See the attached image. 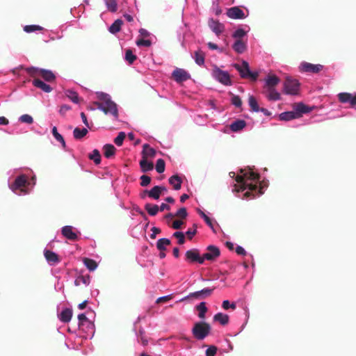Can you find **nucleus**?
Returning a JSON list of instances; mask_svg holds the SVG:
<instances>
[{
	"label": "nucleus",
	"instance_id": "obj_3",
	"mask_svg": "<svg viewBox=\"0 0 356 356\" xmlns=\"http://www.w3.org/2000/svg\"><path fill=\"white\" fill-rule=\"evenodd\" d=\"M96 95L99 102H95V104L97 105V108L105 115H111L115 120H118L119 117L118 106L112 100L111 95L103 92H97Z\"/></svg>",
	"mask_w": 356,
	"mask_h": 356
},
{
	"label": "nucleus",
	"instance_id": "obj_25",
	"mask_svg": "<svg viewBox=\"0 0 356 356\" xmlns=\"http://www.w3.org/2000/svg\"><path fill=\"white\" fill-rule=\"evenodd\" d=\"M156 151L153 147H151L149 145L145 143L143 145L142 156L143 158L148 159H152L156 156Z\"/></svg>",
	"mask_w": 356,
	"mask_h": 356
},
{
	"label": "nucleus",
	"instance_id": "obj_24",
	"mask_svg": "<svg viewBox=\"0 0 356 356\" xmlns=\"http://www.w3.org/2000/svg\"><path fill=\"white\" fill-rule=\"evenodd\" d=\"M78 320H79V327L81 330H84V326L85 325H89V327L92 330L95 327L94 323L89 321L88 318L86 317V314H80L78 316Z\"/></svg>",
	"mask_w": 356,
	"mask_h": 356
},
{
	"label": "nucleus",
	"instance_id": "obj_39",
	"mask_svg": "<svg viewBox=\"0 0 356 356\" xmlns=\"http://www.w3.org/2000/svg\"><path fill=\"white\" fill-rule=\"evenodd\" d=\"M140 166L143 172H147L153 169V163L144 158L140 161Z\"/></svg>",
	"mask_w": 356,
	"mask_h": 356
},
{
	"label": "nucleus",
	"instance_id": "obj_58",
	"mask_svg": "<svg viewBox=\"0 0 356 356\" xmlns=\"http://www.w3.org/2000/svg\"><path fill=\"white\" fill-rule=\"evenodd\" d=\"M140 185L142 186H147L151 182V177L147 175H143L140 177Z\"/></svg>",
	"mask_w": 356,
	"mask_h": 356
},
{
	"label": "nucleus",
	"instance_id": "obj_45",
	"mask_svg": "<svg viewBox=\"0 0 356 356\" xmlns=\"http://www.w3.org/2000/svg\"><path fill=\"white\" fill-rule=\"evenodd\" d=\"M18 121L21 123L31 124L33 123V118L29 114H23L19 117Z\"/></svg>",
	"mask_w": 356,
	"mask_h": 356
},
{
	"label": "nucleus",
	"instance_id": "obj_30",
	"mask_svg": "<svg viewBox=\"0 0 356 356\" xmlns=\"http://www.w3.org/2000/svg\"><path fill=\"white\" fill-rule=\"evenodd\" d=\"M213 320L219 322L222 325H225L229 322V316L219 312L214 315Z\"/></svg>",
	"mask_w": 356,
	"mask_h": 356
},
{
	"label": "nucleus",
	"instance_id": "obj_14",
	"mask_svg": "<svg viewBox=\"0 0 356 356\" xmlns=\"http://www.w3.org/2000/svg\"><path fill=\"white\" fill-rule=\"evenodd\" d=\"M227 15L228 17L234 19H243L246 17L244 12L237 6L229 8L227 11Z\"/></svg>",
	"mask_w": 356,
	"mask_h": 356
},
{
	"label": "nucleus",
	"instance_id": "obj_2",
	"mask_svg": "<svg viewBox=\"0 0 356 356\" xmlns=\"http://www.w3.org/2000/svg\"><path fill=\"white\" fill-rule=\"evenodd\" d=\"M36 184V177L33 175L31 178L26 174H19L13 183L9 184L10 189L17 195L29 194Z\"/></svg>",
	"mask_w": 356,
	"mask_h": 356
},
{
	"label": "nucleus",
	"instance_id": "obj_38",
	"mask_svg": "<svg viewBox=\"0 0 356 356\" xmlns=\"http://www.w3.org/2000/svg\"><path fill=\"white\" fill-rule=\"evenodd\" d=\"M106 8L111 13H115L118 10L117 0H104Z\"/></svg>",
	"mask_w": 356,
	"mask_h": 356
},
{
	"label": "nucleus",
	"instance_id": "obj_16",
	"mask_svg": "<svg viewBox=\"0 0 356 356\" xmlns=\"http://www.w3.org/2000/svg\"><path fill=\"white\" fill-rule=\"evenodd\" d=\"M250 31V28L248 25H243L238 28H237L233 33H232V38L235 39V40H243V38H245L248 32Z\"/></svg>",
	"mask_w": 356,
	"mask_h": 356
},
{
	"label": "nucleus",
	"instance_id": "obj_48",
	"mask_svg": "<svg viewBox=\"0 0 356 356\" xmlns=\"http://www.w3.org/2000/svg\"><path fill=\"white\" fill-rule=\"evenodd\" d=\"M90 159L92 160L95 164H99L101 162V156L100 153L97 149H94L90 154H89Z\"/></svg>",
	"mask_w": 356,
	"mask_h": 356
},
{
	"label": "nucleus",
	"instance_id": "obj_40",
	"mask_svg": "<svg viewBox=\"0 0 356 356\" xmlns=\"http://www.w3.org/2000/svg\"><path fill=\"white\" fill-rule=\"evenodd\" d=\"M51 132H52V134H53L54 137L55 138V139L57 141H58L59 143H60V144L63 148H65V147H66L65 141L63 136L58 132L56 127H53Z\"/></svg>",
	"mask_w": 356,
	"mask_h": 356
},
{
	"label": "nucleus",
	"instance_id": "obj_23",
	"mask_svg": "<svg viewBox=\"0 0 356 356\" xmlns=\"http://www.w3.org/2000/svg\"><path fill=\"white\" fill-rule=\"evenodd\" d=\"M33 85L39 89H40L42 91L49 93L51 92L53 90L52 87H51L49 84H47L44 81H42L40 79H35L33 80Z\"/></svg>",
	"mask_w": 356,
	"mask_h": 356
},
{
	"label": "nucleus",
	"instance_id": "obj_34",
	"mask_svg": "<svg viewBox=\"0 0 356 356\" xmlns=\"http://www.w3.org/2000/svg\"><path fill=\"white\" fill-rule=\"evenodd\" d=\"M197 65L202 66L204 64V54L201 51H196L193 56Z\"/></svg>",
	"mask_w": 356,
	"mask_h": 356
},
{
	"label": "nucleus",
	"instance_id": "obj_44",
	"mask_svg": "<svg viewBox=\"0 0 356 356\" xmlns=\"http://www.w3.org/2000/svg\"><path fill=\"white\" fill-rule=\"evenodd\" d=\"M197 310L198 311V316L199 318L204 319L205 318V314L207 312V307H206V304L204 302H200L197 306Z\"/></svg>",
	"mask_w": 356,
	"mask_h": 356
},
{
	"label": "nucleus",
	"instance_id": "obj_31",
	"mask_svg": "<svg viewBox=\"0 0 356 356\" xmlns=\"http://www.w3.org/2000/svg\"><path fill=\"white\" fill-rule=\"evenodd\" d=\"M88 128H79L76 127L73 131V136L75 139L80 140L83 138L88 134Z\"/></svg>",
	"mask_w": 356,
	"mask_h": 356
},
{
	"label": "nucleus",
	"instance_id": "obj_15",
	"mask_svg": "<svg viewBox=\"0 0 356 356\" xmlns=\"http://www.w3.org/2000/svg\"><path fill=\"white\" fill-rule=\"evenodd\" d=\"M186 259L190 262H197L198 264H203L202 256L201 257L197 249L188 250L186 252Z\"/></svg>",
	"mask_w": 356,
	"mask_h": 356
},
{
	"label": "nucleus",
	"instance_id": "obj_60",
	"mask_svg": "<svg viewBox=\"0 0 356 356\" xmlns=\"http://www.w3.org/2000/svg\"><path fill=\"white\" fill-rule=\"evenodd\" d=\"M197 232V226L196 225H193V229H189L186 232V234L188 236L190 239H191L196 234Z\"/></svg>",
	"mask_w": 356,
	"mask_h": 356
},
{
	"label": "nucleus",
	"instance_id": "obj_33",
	"mask_svg": "<svg viewBox=\"0 0 356 356\" xmlns=\"http://www.w3.org/2000/svg\"><path fill=\"white\" fill-rule=\"evenodd\" d=\"M83 262L90 271H94L98 266L97 263L92 259L83 258Z\"/></svg>",
	"mask_w": 356,
	"mask_h": 356
},
{
	"label": "nucleus",
	"instance_id": "obj_11",
	"mask_svg": "<svg viewBox=\"0 0 356 356\" xmlns=\"http://www.w3.org/2000/svg\"><path fill=\"white\" fill-rule=\"evenodd\" d=\"M172 77L177 83H182L191 79L190 74L181 68H176L172 73Z\"/></svg>",
	"mask_w": 356,
	"mask_h": 356
},
{
	"label": "nucleus",
	"instance_id": "obj_27",
	"mask_svg": "<svg viewBox=\"0 0 356 356\" xmlns=\"http://www.w3.org/2000/svg\"><path fill=\"white\" fill-rule=\"evenodd\" d=\"M312 111L310 108L305 105L303 103H298L294 107V112L298 115V118L304 113H308Z\"/></svg>",
	"mask_w": 356,
	"mask_h": 356
},
{
	"label": "nucleus",
	"instance_id": "obj_55",
	"mask_svg": "<svg viewBox=\"0 0 356 356\" xmlns=\"http://www.w3.org/2000/svg\"><path fill=\"white\" fill-rule=\"evenodd\" d=\"M231 102L237 108H241L242 106V101L238 95H233L231 99Z\"/></svg>",
	"mask_w": 356,
	"mask_h": 356
},
{
	"label": "nucleus",
	"instance_id": "obj_43",
	"mask_svg": "<svg viewBox=\"0 0 356 356\" xmlns=\"http://www.w3.org/2000/svg\"><path fill=\"white\" fill-rule=\"evenodd\" d=\"M248 104L251 110L254 112H259V107L258 106L257 99L253 95H250L248 98Z\"/></svg>",
	"mask_w": 356,
	"mask_h": 356
},
{
	"label": "nucleus",
	"instance_id": "obj_19",
	"mask_svg": "<svg viewBox=\"0 0 356 356\" xmlns=\"http://www.w3.org/2000/svg\"><path fill=\"white\" fill-rule=\"evenodd\" d=\"M44 255L50 266H54L60 261L58 254L51 250H45L44 251Z\"/></svg>",
	"mask_w": 356,
	"mask_h": 356
},
{
	"label": "nucleus",
	"instance_id": "obj_6",
	"mask_svg": "<svg viewBox=\"0 0 356 356\" xmlns=\"http://www.w3.org/2000/svg\"><path fill=\"white\" fill-rule=\"evenodd\" d=\"M212 77L224 86H231L232 82L229 74L215 65L211 72Z\"/></svg>",
	"mask_w": 356,
	"mask_h": 356
},
{
	"label": "nucleus",
	"instance_id": "obj_20",
	"mask_svg": "<svg viewBox=\"0 0 356 356\" xmlns=\"http://www.w3.org/2000/svg\"><path fill=\"white\" fill-rule=\"evenodd\" d=\"M233 50L237 54H241L247 49V40H235L232 44Z\"/></svg>",
	"mask_w": 356,
	"mask_h": 356
},
{
	"label": "nucleus",
	"instance_id": "obj_12",
	"mask_svg": "<svg viewBox=\"0 0 356 356\" xmlns=\"http://www.w3.org/2000/svg\"><path fill=\"white\" fill-rule=\"evenodd\" d=\"M220 252L218 247L215 245H209L207 252L202 255L203 262L205 260L213 261L220 256Z\"/></svg>",
	"mask_w": 356,
	"mask_h": 356
},
{
	"label": "nucleus",
	"instance_id": "obj_8",
	"mask_svg": "<svg viewBox=\"0 0 356 356\" xmlns=\"http://www.w3.org/2000/svg\"><path fill=\"white\" fill-rule=\"evenodd\" d=\"M27 72L31 75H34L37 72H39L41 76L47 82H51L55 80V75L51 71L48 70L38 68L35 67H31L27 68Z\"/></svg>",
	"mask_w": 356,
	"mask_h": 356
},
{
	"label": "nucleus",
	"instance_id": "obj_54",
	"mask_svg": "<svg viewBox=\"0 0 356 356\" xmlns=\"http://www.w3.org/2000/svg\"><path fill=\"white\" fill-rule=\"evenodd\" d=\"M214 289L215 288H213V289L204 288L200 291H196V293H200L202 298H205V297L209 296L211 294L212 291L214 290Z\"/></svg>",
	"mask_w": 356,
	"mask_h": 356
},
{
	"label": "nucleus",
	"instance_id": "obj_64",
	"mask_svg": "<svg viewBox=\"0 0 356 356\" xmlns=\"http://www.w3.org/2000/svg\"><path fill=\"white\" fill-rule=\"evenodd\" d=\"M183 223V221L176 220L172 222V227L175 229H180Z\"/></svg>",
	"mask_w": 356,
	"mask_h": 356
},
{
	"label": "nucleus",
	"instance_id": "obj_61",
	"mask_svg": "<svg viewBox=\"0 0 356 356\" xmlns=\"http://www.w3.org/2000/svg\"><path fill=\"white\" fill-rule=\"evenodd\" d=\"M139 34L140 36L142 37H144V38H147V37H150L151 36V33L146 29H140L139 31Z\"/></svg>",
	"mask_w": 356,
	"mask_h": 356
},
{
	"label": "nucleus",
	"instance_id": "obj_57",
	"mask_svg": "<svg viewBox=\"0 0 356 356\" xmlns=\"http://www.w3.org/2000/svg\"><path fill=\"white\" fill-rule=\"evenodd\" d=\"M222 307L224 309L227 310L230 308L235 309L236 306L235 303H230L229 300H225L222 302Z\"/></svg>",
	"mask_w": 356,
	"mask_h": 356
},
{
	"label": "nucleus",
	"instance_id": "obj_29",
	"mask_svg": "<svg viewBox=\"0 0 356 356\" xmlns=\"http://www.w3.org/2000/svg\"><path fill=\"white\" fill-rule=\"evenodd\" d=\"M169 183L175 190L178 191L181 188L182 179L177 175H175L169 178Z\"/></svg>",
	"mask_w": 356,
	"mask_h": 356
},
{
	"label": "nucleus",
	"instance_id": "obj_18",
	"mask_svg": "<svg viewBox=\"0 0 356 356\" xmlns=\"http://www.w3.org/2000/svg\"><path fill=\"white\" fill-rule=\"evenodd\" d=\"M280 82V79L276 75H268L264 79V89L275 88Z\"/></svg>",
	"mask_w": 356,
	"mask_h": 356
},
{
	"label": "nucleus",
	"instance_id": "obj_28",
	"mask_svg": "<svg viewBox=\"0 0 356 356\" xmlns=\"http://www.w3.org/2000/svg\"><path fill=\"white\" fill-rule=\"evenodd\" d=\"M279 118L282 121H289L298 118V115L294 111H285L279 115Z\"/></svg>",
	"mask_w": 356,
	"mask_h": 356
},
{
	"label": "nucleus",
	"instance_id": "obj_50",
	"mask_svg": "<svg viewBox=\"0 0 356 356\" xmlns=\"http://www.w3.org/2000/svg\"><path fill=\"white\" fill-rule=\"evenodd\" d=\"M136 44L138 47H149L152 44V38L150 39H138L136 42Z\"/></svg>",
	"mask_w": 356,
	"mask_h": 356
},
{
	"label": "nucleus",
	"instance_id": "obj_63",
	"mask_svg": "<svg viewBox=\"0 0 356 356\" xmlns=\"http://www.w3.org/2000/svg\"><path fill=\"white\" fill-rule=\"evenodd\" d=\"M81 118L83 123L86 127V128L90 129V127L89 122L88 121L87 117H86V114L83 112L81 113Z\"/></svg>",
	"mask_w": 356,
	"mask_h": 356
},
{
	"label": "nucleus",
	"instance_id": "obj_46",
	"mask_svg": "<svg viewBox=\"0 0 356 356\" xmlns=\"http://www.w3.org/2000/svg\"><path fill=\"white\" fill-rule=\"evenodd\" d=\"M66 96L74 103H79V95L77 92L72 90H67L65 91Z\"/></svg>",
	"mask_w": 356,
	"mask_h": 356
},
{
	"label": "nucleus",
	"instance_id": "obj_7",
	"mask_svg": "<svg viewBox=\"0 0 356 356\" xmlns=\"http://www.w3.org/2000/svg\"><path fill=\"white\" fill-rule=\"evenodd\" d=\"M300 90V83L298 80L291 77H286L283 84V91L286 95H296Z\"/></svg>",
	"mask_w": 356,
	"mask_h": 356
},
{
	"label": "nucleus",
	"instance_id": "obj_1",
	"mask_svg": "<svg viewBox=\"0 0 356 356\" xmlns=\"http://www.w3.org/2000/svg\"><path fill=\"white\" fill-rule=\"evenodd\" d=\"M229 175L232 178L235 177L236 183L232 191L242 199L250 200L259 197L268 186V181L261 179L254 167L241 169L237 175L234 172H230Z\"/></svg>",
	"mask_w": 356,
	"mask_h": 356
},
{
	"label": "nucleus",
	"instance_id": "obj_17",
	"mask_svg": "<svg viewBox=\"0 0 356 356\" xmlns=\"http://www.w3.org/2000/svg\"><path fill=\"white\" fill-rule=\"evenodd\" d=\"M61 233L63 236L71 241H75L78 238L77 234L74 231L73 227L70 225L63 227L61 229Z\"/></svg>",
	"mask_w": 356,
	"mask_h": 356
},
{
	"label": "nucleus",
	"instance_id": "obj_32",
	"mask_svg": "<svg viewBox=\"0 0 356 356\" xmlns=\"http://www.w3.org/2000/svg\"><path fill=\"white\" fill-rule=\"evenodd\" d=\"M159 189H160V186H155L151 190L146 191V193H147V196L154 200L159 199V197L161 195L160 193Z\"/></svg>",
	"mask_w": 356,
	"mask_h": 356
},
{
	"label": "nucleus",
	"instance_id": "obj_52",
	"mask_svg": "<svg viewBox=\"0 0 356 356\" xmlns=\"http://www.w3.org/2000/svg\"><path fill=\"white\" fill-rule=\"evenodd\" d=\"M156 170L158 173H162L165 170V162L162 159H159L156 161Z\"/></svg>",
	"mask_w": 356,
	"mask_h": 356
},
{
	"label": "nucleus",
	"instance_id": "obj_56",
	"mask_svg": "<svg viewBox=\"0 0 356 356\" xmlns=\"http://www.w3.org/2000/svg\"><path fill=\"white\" fill-rule=\"evenodd\" d=\"M188 216V213L185 207H181L177 210L175 213V216L179 217L181 218H186Z\"/></svg>",
	"mask_w": 356,
	"mask_h": 356
},
{
	"label": "nucleus",
	"instance_id": "obj_9",
	"mask_svg": "<svg viewBox=\"0 0 356 356\" xmlns=\"http://www.w3.org/2000/svg\"><path fill=\"white\" fill-rule=\"evenodd\" d=\"M323 69V65L321 64H312L307 62H302L299 66L300 72L318 73Z\"/></svg>",
	"mask_w": 356,
	"mask_h": 356
},
{
	"label": "nucleus",
	"instance_id": "obj_51",
	"mask_svg": "<svg viewBox=\"0 0 356 356\" xmlns=\"http://www.w3.org/2000/svg\"><path fill=\"white\" fill-rule=\"evenodd\" d=\"M172 236L177 239V243L182 245L185 242V234L182 232H175L173 233Z\"/></svg>",
	"mask_w": 356,
	"mask_h": 356
},
{
	"label": "nucleus",
	"instance_id": "obj_10",
	"mask_svg": "<svg viewBox=\"0 0 356 356\" xmlns=\"http://www.w3.org/2000/svg\"><path fill=\"white\" fill-rule=\"evenodd\" d=\"M337 97L341 103L349 104L351 107L356 106V92H340L337 95Z\"/></svg>",
	"mask_w": 356,
	"mask_h": 356
},
{
	"label": "nucleus",
	"instance_id": "obj_5",
	"mask_svg": "<svg viewBox=\"0 0 356 356\" xmlns=\"http://www.w3.org/2000/svg\"><path fill=\"white\" fill-rule=\"evenodd\" d=\"M211 331L210 325L205 322H197L195 323L192 333L195 339L197 340H202L205 339Z\"/></svg>",
	"mask_w": 356,
	"mask_h": 356
},
{
	"label": "nucleus",
	"instance_id": "obj_62",
	"mask_svg": "<svg viewBox=\"0 0 356 356\" xmlns=\"http://www.w3.org/2000/svg\"><path fill=\"white\" fill-rule=\"evenodd\" d=\"M235 250L236 252L239 255L245 256L247 254L245 250L242 246L240 245H237Z\"/></svg>",
	"mask_w": 356,
	"mask_h": 356
},
{
	"label": "nucleus",
	"instance_id": "obj_4",
	"mask_svg": "<svg viewBox=\"0 0 356 356\" xmlns=\"http://www.w3.org/2000/svg\"><path fill=\"white\" fill-rule=\"evenodd\" d=\"M233 67L239 72L242 78L249 79L252 81L257 80L259 72L258 71H251L247 61L243 60L241 63H234Z\"/></svg>",
	"mask_w": 356,
	"mask_h": 356
},
{
	"label": "nucleus",
	"instance_id": "obj_59",
	"mask_svg": "<svg viewBox=\"0 0 356 356\" xmlns=\"http://www.w3.org/2000/svg\"><path fill=\"white\" fill-rule=\"evenodd\" d=\"M217 348L215 346H210L206 350V356H215Z\"/></svg>",
	"mask_w": 356,
	"mask_h": 356
},
{
	"label": "nucleus",
	"instance_id": "obj_13",
	"mask_svg": "<svg viewBox=\"0 0 356 356\" xmlns=\"http://www.w3.org/2000/svg\"><path fill=\"white\" fill-rule=\"evenodd\" d=\"M208 26L209 29L217 35L219 36L225 31V25L218 20L213 18H209L208 20Z\"/></svg>",
	"mask_w": 356,
	"mask_h": 356
},
{
	"label": "nucleus",
	"instance_id": "obj_41",
	"mask_svg": "<svg viewBox=\"0 0 356 356\" xmlns=\"http://www.w3.org/2000/svg\"><path fill=\"white\" fill-rule=\"evenodd\" d=\"M170 244V241L166 238H162L157 241L156 248L160 251H164L166 249V246Z\"/></svg>",
	"mask_w": 356,
	"mask_h": 356
},
{
	"label": "nucleus",
	"instance_id": "obj_35",
	"mask_svg": "<svg viewBox=\"0 0 356 356\" xmlns=\"http://www.w3.org/2000/svg\"><path fill=\"white\" fill-rule=\"evenodd\" d=\"M122 21L120 19H116L109 27L108 30L111 33L115 34L120 31Z\"/></svg>",
	"mask_w": 356,
	"mask_h": 356
},
{
	"label": "nucleus",
	"instance_id": "obj_47",
	"mask_svg": "<svg viewBox=\"0 0 356 356\" xmlns=\"http://www.w3.org/2000/svg\"><path fill=\"white\" fill-rule=\"evenodd\" d=\"M124 59L129 64H132L136 60V56L134 54L132 50L127 49L125 51Z\"/></svg>",
	"mask_w": 356,
	"mask_h": 356
},
{
	"label": "nucleus",
	"instance_id": "obj_53",
	"mask_svg": "<svg viewBox=\"0 0 356 356\" xmlns=\"http://www.w3.org/2000/svg\"><path fill=\"white\" fill-rule=\"evenodd\" d=\"M125 134L123 131H121L118 134L117 137L114 139V143L118 146H121L123 143V141L125 138Z\"/></svg>",
	"mask_w": 356,
	"mask_h": 356
},
{
	"label": "nucleus",
	"instance_id": "obj_36",
	"mask_svg": "<svg viewBox=\"0 0 356 356\" xmlns=\"http://www.w3.org/2000/svg\"><path fill=\"white\" fill-rule=\"evenodd\" d=\"M90 283V275H80L74 281L76 286H79L81 284H85L86 286L89 285Z\"/></svg>",
	"mask_w": 356,
	"mask_h": 356
},
{
	"label": "nucleus",
	"instance_id": "obj_22",
	"mask_svg": "<svg viewBox=\"0 0 356 356\" xmlns=\"http://www.w3.org/2000/svg\"><path fill=\"white\" fill-rule=\"evenodd\" d=\"M264 94L270 101H278L281 98L280 93L275 89V88L265 89Z\"/></svg>",
	"mask_w": 356,
	"mask_h": 356
},
{
	"label": "nucleus",
	"instance_id": "obj_21",
	"mask_svg": "<svg viewBox=\"0 0 356 356\" xmlns=\"http://www.w3.org/2000/svg\"><path fill=\"white\" fill-rule=\"evenodd\" d=\"M247 125L244 120L237 119L229 124V129L233 132H239L242 131Z\"/></svg>",
	"mask_w": 356,
	"mask_h": 356
},
{
	"label": "nucleus",
	"instance_id": "obj_26",
	"mask_svg": "<svg viewBox=\"0 0 356 356\" xmlns=\"http://www.w3.org/2000/svg\"><path fill=\"white\" fill-rule=\"evenodd\" d=\"M72 316V310L70 308L64 309L60 314H58L59 320L63 323H68L70 321Z\"/></svg>",
	"mask_w": 356,
	"mask_h": 356
},
{
	"label": "nucleus",
	"instance_id": "obj_42",
	"mask_svg": "<svg viewBox=\"0 0 356 356\" xmlns=\"http://www.w3.org/2000/svg\"><path fill=\"white\" fill-rule=\"evenodd\" d=\"M145 209L147 211V213L152 216L156 215L159 211V206L156 204H152L147 203L145 205Z\"/></svg>",
	"mask_w": 356,
	"mask_h": 356
},
{
	"label": "nucleus",
	"instance_id": "obj_37",
	"mask_svg": "<svg viewBox=\"0 0 356 356\" xmlns=\"http://www.w3.org/2000/svg\"><path fill=\"white\" fill-rule=\"evenodd\" d=\"M104 154L105 157L110 158L113 156L115 153V147L111 144H107L104 146Z\"/></svg>",
	"mask_w": 356,
	"mask_h": 356
},
{
	"label": "nucleus",
	"instance_id": "obj_49",
	"mask_svg": "<svg viewBox=\"0 0 356 356\" xmlns=\"http://www.w3.org/2000/svg\"><path fill=\"white\" fill-rule=\"evenodd\" d=\"M23 29L26 33H30L35 32L38 31H42V30H43V27H42L39 25H35V24L26 25L24 26Z\"/></svg>",
	"mask_w": 356,
	"mask_h": 356
}]
</instances>
